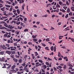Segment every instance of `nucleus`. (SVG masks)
I'll list each match as a JSON object with an SVG mask.
<instances>
[{"label": "nucleus", "instance_id": "nucleus-21", "mask_svg": "<svg viewBox=\"0 0 74 74\" xmlns=\"http://www.w3.org/2000/svg\"><path fill=\"white\" fill-rule=\"evenodd\" d=\"M16 11L18 14H20V11L18 9H17Z\"/></svg>", "mask_w": 74, "mask_h": 74}, {"label": "nucleus", "instance_id": "nucleus-12", "mask_svg": "<svg viewBox=\"0 0 74 74\" xmlns=\"http://www.w3.org/2000/svg\"><path fill=\"white\" fill-rule=\"evenodd\" d=\"M4 58L3 57L1 59V62H4Z\"/></svg>", "mask_w": 74, "mask_h": 74}, {"label": "nucleus", "instance_id": "nucleus-57", "mask_svg": "<svg viewBox=\"0 0 74 74\" xmlns=\"http://www.w3.org/2000/svg\"><path fill=\"white\" fill-rule=\"evenodd\" d=\"M33 27H35V28H37V26L34 25L33 26Z\"/></svg>", "mask_w": 74, "mask_h": 74}, {"label": "nucleus", "instance_id": "nucleus-5", "mask_svg": "<svg viewBox=\"0 0 74 74\" xmlns=\"http://www.w3.org/2000/svg\"><path fill=\"white\" fill-rule=\"evenodd\" d=\"M42 67L43 68V69L45 70L47 69V66L45 65H43L42 66Z\"/></svg>", "mask_w": 74, "mask_h": 74}, {"label": "nucleus", "instance_id": "nucleus-3", "mask_svg": "<svg viewBox=\"0 0 74 74\" xmlns=\"http://www.w3.org/2000/svg\"><path fill=\"white\" fill-rule=\"evenodd\" d=\"M12 52L11 51H6V53L8 55H10L12 53Z\"/></svg>", "mask_w": 74, "mask_h": 74}, {"label": "nucleus", "instance_id": "nucleus-11", "mask_svg": "<svg viewBox=\"0 0 74 74\" xmlns=\"http://www.w3.org/2000/svg\"><path fill=\"white\" fill-rule=\"evenodd\" d=\"M13 60H14V62H18V59H16V58H13Z\"/></svg>", "mask_w": 74, "mask_h": 74}, {"label": "nucleus", "instance_id": "nucleus-56", "mask_svg": "<svg viewBox=\"0 0 74 74\" xmlns=\"http://www.w3.org/2000/svg\"><path fill=\"white\" fill-rule=\"evenodd\" d=\"M69 67H73V65H71V64H69Z\"/></svg>", "mask_w": 74, "mask_h": 74}, {"label": "nucleus", "instance_id": "nucleus-49", "mask_svg": "<svg viewBox=\"0 0 74 74\" xmlns=\"http://www.w3.org/2000/svg\"><path fill=\"white\" fill-rule=\"evenodd\" d=\"M56 46H55L54 47V52L56 51Z\"/></svg>", "mask_w": 74, "mask_h": 74}, {"label": "nucleus", "instance_id": "nucleus-52", "mask_svg": "<svg viewBox=\"0 0 74 74\" xmlns=\"http://www.w3.org/2000/svg\"><path fill=\"white\" fill-rule=\"evenodd\" d=\"M14 46H17V43H14Z\"/></svg>", "mask_w": 74, "mask_h": 74}, {"label": "nucleus", "instance_id": "nucleus-29", "mask_svg": "<svg viewBox=\"0 0 74 74\" xmlns=\"http://www.w3.org/2000/svg\"><path fill=\"white\" fill-rule=\"evenodd\" d=\"M51 51H53L54 48L52 46L51 48Z\"/></svg>", "mask_w": 74, "mask_h": 74}, {"label": "nucleus", "instance_id": "nucleus-38", "mask_svg": "<svg viewBox=\"0 0 74 74\" xmlns=\"http://www.w3.org/2000/svg\"><path fill=\"white\" fill-rule=\"evenodd\" d=\"M60 55H61V54H60V53L59 52L58 53V56L59 57H60Z\"/></svg>", "mask_w": 74, "mask_h": 74}, {"label": "nucleus", "instance_id": "nucleus-10", "mask_svg": "<svg viewBox=\"0 0 74 74\" xmlns=\"http://www.w3.org/2000/svg\"><path fill=\"white\" fill-rule=\"evenodd\" d=\"M1 10L3 11H5V7H3L2 8H1Z\"/></svg>", "mask_w": 74, "mask_h": 74}, {"label": "nucleus", "instance_id": "nucleus-54", "mask_svg": "<svg viewBox=\"0 0 74 74\" xmlns=\"http://www.w3.org/2000/svg\"><path fill=\"white\" fill-rule=\"evenodd\" d=\"M12 8H11L10 9V11H12Z\"/></svg>", "mask_w": 74, "mask_h": 74}, {"label": "nucleus", "instance_id": "nucleus-7", "mask_svg": "<svg viewBox=\"0 0 74 74\" xmlns=\"http://www.w3.org/2000/svg\"><path fill=\"white\" fill-rule=\"evenodd\" d=\"M64 60H66V61H68V58L67 56L64 57Z\"/></svg>", "mask_w": 74, "mask_h": 74}, {"label": "nucleus", "instance_id": "nucleus-1", "mask_svg": "<svg viewBox=\"0 0 74 74\" xmlns=\"http://www.w3.org/2000/svg\"><path fill=\"white\" fill-rule=\"evenodd\" d=\"M2 25L0 24V29H5L6 30H7V28L4 27H2Z\"/></svg>", "mask_w": 74, "mask_h": 74}, {"label": "nucleus", "instance_id": "nucleus-2", "mask_svg": "<svg viewBox=\"0 0 74 74\" xmlns=\"http://www.w3.org/2000/svg\"><path fill=\"white\" fill-rule=\"evenodd\" d=\"M14 47H8V49H10V48H11V51H15V49H14L13 48Z\"/></svg>", "mask_w": 74, "mask_h": 74}, {"label": "nucleus", "instance_id": "nucleus-45", "mask_svg": "<svg viewBox=\"0 0 74 74\" xmlns=\"http://www.w3.org/2000/svg\"><path fill=\"white\" fill-rule=\"evenodd\" d=\"M23 66H26V64H25V63H23V64L21 65Z\"/></svg>", "mask_w": 74, "mask_h": 74}, {"label": "nucleus", "instance_id": "nucleus-42", "mask_svg": "<svg viewBox=\"0 0 74 74\" xmlns=\"http://www.w3.org/2000/svg\"><path fill=\"white\" fill-rule=\"evenodd\" d=\"M38 61L39 62H40V63H42V62H43L42 61V60H38Z\"/></svg>", "mask_w": 74, "mask_h": 74}, {"label": "nucleus", "instance_id": "nucleus-53", "mask_svg": "<svg viewBox=\"0 0 74 74\" xmlns=\"http://www.w3.org/2000/svg\"><path fill=\"white\" fill-rule=\"evenodd\" d=\"M33 40H34V41H37V39H36L34 38L33 39Z\"/></svg>", "mask_w": 74, "mask_h": 74}, {"label": "nucleus", "instance_id": "nucleus-18", "mask_svg": "<svg viewBox=\"0 0 74 74\" xmlns=\"http://www.w3.org/2000/svg\"><path fill=\"white\" fill-rule=\"evenodd\" d=\"M32 57L33 59H34L35 58V56H34V55L33 54H32Z\"/></svg>", "mask_w": 74, "mask_h": 74}, {"label": "nucleus", "instance_id": "nucleus-59", "mask_svg": "<svg viewBox=\"0 0 74 74\" xmlns=\"http://www.w3.org/2000/svg\"><path fill=\"white\" fill-rule=\"evenodd\" d=\"M71 40L72 41V42H74V38H72Z\"/></svg>", "mask_w": 74, "mask_h": 74}, {"label": "nucleus", "instance_id": "nucleus-16", "mask_svg": "<svg viewBox=\"0 0 74 74\" xmlns=\"http://www.w3.org/2000/svg\"><path fill=\"white\" fill-rule=\"evenodd\" d=\"M66 11L67 12H68V13L70 12V10L69 9V8H67Z\"/></svg>", "mask_w": 74, "mask_h": 74}, {"label": "nucleus", "instance_id": "nucleus-22", "mask_svg": "<svg viewBox=\"0 0 74 74\" xmlns=\"http://www.w3.org/2000/svg\"><path fill=\"white\" fill-rule=\"evenodd\" d=\"M46 64L47 65V66H49L50 64L49 62H46Z\"/></svg>", "mask_w": 74, "mask_h": 74}, {"label": "nucleus", "instance_id": "nucleus-13", "mask_svg": "<svg viewBox=\"0 0 74 74\" xmlns=\"http://www.w3.org/2000/svg\"><path fill=\"white\" fill-rule=\"evenodd\" d=\"M4 26H5V27H8V25L7 23H4Z\"/></svg>", "mask_w": 74, "mask_h": 74}, {"label": "nucleus", "instance_id": "nucleus-44", "mask_svg": "<svg viewBox=\"0 0 74 74\" xmlns=\"http://www.w3.org/2000/svg\"><path fill=\"white\" fill-rule=\"evenodd\" d=\"M47 59L48 60H52V59L50 58H48Z\"/></svg>", "mask_w": 74, "mask_h": 74}, {"label": "nucleus", "instance_id": "nucleus-43", "mask_svg": "<svg viewBox=\"0 0 74 74\" xmlns=\"http://www.w3.org/2000/svg\"><path fill=\"white\" fill-rule=\"evenodd\" d=\"M1 18H3V19H6V18H7V16H4V17L2 16Z\"/></svg>", "mask_w": 74, "mask_h": 74}, {"label": "nucleus", "instance_id": "nucleus-30", "mask_svg": "<svg viewBox=\"0 0 74 74\" xmlns=\"http://www.w3.org/2000/svg\"><path fill=\"white\" fill-rule=\"evenodd\" d=\"M63 8L64 9V10H67V6H64V7H63Z\"/></svg>", "mask_w": 74, "mask_h": 74}, {"label": "nucleus", "instance_id": "nucleus-34", "mask_svg": "<svg viewBox=\"0 0 74 74\" xmlns=\"http://www.w3.org/2000/svg\"><path fill=\"white\" fill-rule=\"evenodd\" d=\"M5 7H8L9 8H10V5H5Z\"/></svg>", "mask_w": 74, "mask_h": 74}, {"label": "nucleus", "instance_id": "nucleus-61", "mask_svg": "<svg viewBox=\"0 0 74 74\" xmlns=\"http://www.w3.org/2000/svg\"><path fill=\"white\" fill-rule=\"evenodd\" d=\"M11 57L12 58H14V55H11Z\"/></svg>", "mask_w": 74, "mask_h": 74}, {"label": "nucleus", "instance_id": "nucleus-64", "mask_svg": "<svg viewBox=\"0 0 74 74\" xmlns=\"http://www.w3.org/2000/svg\"><path fill=\"white\" fill-rule=\"evenodd\" d=\"M70 74H74V72H70Z\"/></svg>", "mask_w": 74, "mask_h": 74}, {"label": "nucleus", "instance_id": "nucleus-32", "mask_svg": "<svg viewBox=\"0 0 74 74\" xmlns=\"http://www.w3.org/2000/svg\"><path fill=\"white\" fill-rule=\"evenodd\" d=\"M61 48H63V49L64 48V49H66V47L65 46H63L62 47H61Z\"/></svg>", "mask_w": 74, "mask_h": 74}, {"label": "nucleus", "instance_id": "nucleus-58", "mask_svg": "<svg viewBox=\"0 0 74 74\" xmlns=\"http://www.w3.org/2000/svg\"><path fill=\"white\" fill-rule=\"evenodd\" d=\"M62 12H66V11H65L63 9Z\"/></svg>", "mask_w": 74, "mask_h": 74}, {"label": "nucleus", "instance_id": "nucleus-51", "mask_svg": "<svg viewBox=\"0 0 74 74\" xmlns=\"http://www.w3.org/2000/svg\"><path fill=\"white\" fill-rule=\"evenodd\" d=\"M53 71V69L52 68L50 70L51 72H52Z\"/></svg>", "mask_w": 74, "mask_h": 74}, {"label": "nucleus", "instance_id": "nucleus-19", "mask_svg": "<svg viewBox=\"0 0 74 74\" xmlns=\"http://www.w3.org/2000/svg\"><path fill=\"white\" fill-rule=\"evenodd\" d=\"M28 31H29V30L27 29H25L24 31V32H28Z\"/></svg>", "mask_w": 74, "mask_h": 74}, {"label": "nucleus", "instance_id": "nucleus-26", "mask_svg": "<svg viewBox=\"0 0 74 74\" xmlns=\"http://www.w3.org/2000/svg\"><path fill=\"white\" fill-rule=\"evenodd\" d=\"M69 15H70V16H72L73 15V13L72 12H70L69 13Z\"/></svg>", "mask_w": 74, "mask_h": 74}, {"label": "nucleus", "instance_id": "nucleus-4", "mask_svg": "<svg viewBox=\"0 0 74 74\" xmlns=\"http://www.w3.org/2000/svg\"><path fill=\"white\" fill-rule=\"evenodd\" d=\"M20 20L21 21H23V19L22 17H20L18 18H17V21H20Z\"/></svg>", "mask_w": 74, "mask_h": 74}, {"label": "nucleus", "instance_id": "nucleus-27", "mask_svg": "<svg viewBox=\"0 0 74 74\" xmlns=\"http://www.w3.org/2000/svg\"><path fill=\"white\" fill-rule=\"evenodd\" d=\"M48 16V14H46L44 16H43L42 17H45V18L47 17Z\"/></svg>", "mask_w": 74, "mask_h": 74}, {"label": "nucleus", "instance_id": "nucleus-20", "mask_svg": "<svg viewBox=\"0 0 74 74\" xmlns=\"http://www.w3.org/2000/svg\"><path fill=\"white\" fill-rule=\"evenodd\" d=\"M66 68H67V65H64V67H63V69H66Z\"/></svg>", "mask_w": 74, "mask_h": 74}, {"label": "nucleus", "instance_id": "nucleus-55", "mask_svg": "<svg viewBox=\"0 0 74 74\" xmlns=\"http://www.w3.org/2000/svg\"><path fill=\"white\" fill-rule=\"evenodd\" d=\"M54 29V28H53V27H51V29H50V30H53Z\"/></svg>", "mask_w": 74, "mask_h": 74}, {"label": "nucleus", "instance_id": "nucleus-63", "mask_svg": "<svg viewBox=\"0 0 74 74\" xmlns=\"http://www.w3.org/2000/svg\"><path fill=\"white\" fill-rule=\"evenodd\" d=\"M11 42V41L10 40H8V43H10V42Z\"/></svg>", "mask_w": 74, "mask_h": 74}, {"label": "nucleus", "instance_id": "nucleus-60", "mask_svg": "<svg viewBox=\"0 0 74 74\" xmlns=\"http://www.w3.org/2000/svg\"><path fill=\"white\" fill-rule=\"evenodd\" d=\"M24 21H27V18H24Z\"/></svg>", "mask_w": 74, "mask_h": 74}, {"label": "nucleus", "instance_id": "nucleus-62", "mask_svg": "<svg viewBox=\"0 0 74 74\" xmlns=\"http://www.w3.org/2000/svg\"><path fill=\"white\" fill-rule=\"evenodd\" d=\"M24 44H27V41H25L24 42Z\"/></svg>", "mask_w": 74, "mask_h": 74}, {"label": "nucleus", "instance_id": "nucleus-35", "mask_svg": "<svg viewBox=\"0 0 74 74\" xmlns=\"http://www.w3.org/2000/svg\"><path fill=\"white\" fill-rule=\"evenodd\" d=\"M53 8L54 10H56V8L55 6L53 5Z\"/></svg>", "mask_w": 74, "mask_h": 74}, {"label": "nucleus", "instance_id": "nucleus-36", "mask_svg": "<svg viewBox=\"0 0 74 74\" xmlns=\"http://www.w3.org/2000/svg\"><path fill=\"white\" fill-rule=\"evenodd\" d=\"M68 16H69V15L68 14H66V16H65V18H67Z\"/></svg>", "mask_w": 74, "mask_h": 74}, {"label": "nucleus", "instance_id": "nucleus-39", "mask_svg": "<svg viewBox=\"0 0 74 74\" xmlns=\"http://www.w3.org/2000/svg\"><path fill=\"white\" fill-rule=\"evenodd\" d=\"M19 56H18L17 55H16L15 56L16 57V58H19Z\"/></svg>", "mask_w": 74, "mask_h": 74}, {"label": "nucleus", "instance_id": "nucleus-28", "mask_svg": "<svg viewBox=\"0 0 74 74\" xmlns=\"http://www.w3.org/2000/svg\"><path fill=\"white\" fill-rule=\"evenodd\" d=\"M8 35L7 34H5L4 35V37L5 38V37H7V36Z\"/></svg>", "mask_w": 74, "mask_h": 74}, {"label": "nucleus", "instance_id": "nucleus-23", "mask_svg": "<svg viewBox=\"0 0 74 74\" xmlns=\"http://www.w3.org/2000/svg\"><path fill=\"white\" fill-rule=\"evenodd\" d=\"M16 67L15 65H13L12 66V69H15V68Z\"/></svg>", "mask_w": 74, "mask_h": 74}, {"label": "nucleus", "instance_id": "nucleus-17", "mask_svg": "<svg viewBox=\"0 0 74 74\" xmlns=\"http://www.w3.org/2000/svg\"><path fill=\"white\" fill-rule=\"evenodd\" d=\"M24 25V24L23 23H22V22L20 24L21 26H23V27H25V25Z\"/></svg>", "mask_w": 74, "mask_h": 74}, {"label": "nucleus", "instance_id": "nucleus-6", "mask_svg": "<svg viewBox=\"0 0 74 74\" xmlns=\"http://www.w3.org/2000/svg\"><path fill=\"white\" fill-rule=\"evenodd\" d=\"M20 24H21L20 21H18L16 22V24L17 25H19Z\"/></svg>", "mask_w": 74, "mask_h": 74}, {"label": "nucleus", "instance_id": "nucleus-46", "mask_svg": "<svg viewBox=\"0 0 74 74\" xmlns=\"http://www.w3.org/2000/svg\"><path fill=\"white\" fill-rule=\"evenodd\" d=\"M7 3H8V4H11V2H9L8 1H6Z\"/></svg>", "mask_w": 74, "mask_h": 74}, {"label": "nucleus", "instance_id": "nucleus-8", "mask_svg": "<svg viewBox=\"0 0 74 74\" xmlns=\"http://www.w3.org/2000/svg\"><path fill=\"white\" fill-rule=\"evenodd\" d=\"M22 59L21 58L19 60H18V62L19 63H22Z\"/></svg>", "mask_w": 74, "mask_h": 74}, {"label": "nucleus", "instance_id": "nucleus-15", "mask_svg": "<svg viewBox=\"0 0 74 74\" xmlns=\"http://www.w3.org/2000/svg\"><path fill=\"white\" fill-rule=\"evenodd\" d=\"M56 7L57 8H58H58H60V6L58 4H57L56 5Z\"/></svg>", "mask_w": 74, "mask_h": 74}, {"label": "nucleus", "instance_id": "nucleus-31", "mask_svg": "<svg viewBox=\"0 0 74 74\" xmlns=\"http://www.w3.org/2000/svg\"><path fill=\"white\" fill-rule=\"evenodd\" d=\"M59 4L60 5H62V2L61 1H59Z\"/></svg>", "mask_w": 74, "mask_h": 74}, {"label": "nucleus", "instance_id": "nucleus-25", "mask_svg": "<svg viewBox=\"0 0 74 74\" xmlns=\"http://www.w3.org/2000/svg\"><path fill=\"white\" fill-rule=\"evenodd\" d=\"M46 41L47 42H48V41H50V40H49V38H47L46 39Z\"/></svg>", "mask_w": 74, "mask_h": 74}, {"label": "nucleus", "instance_id": "nucleus-9", "mask_svg": "<svg viewBox=\"0 0 74 74\" xmlns=\"http://www.w3.org/2000/svg\"><path fill=\"white\" fill-rule=\"evenodd\" d=\"M45 49L47 51H49V47H46L45 48Z\"/></svg>", "mask_w": 74, "mask_h": 74}, {"label": "nucleus", "instance_id": "nucleus-24", "mask_svg": "<svg viewBox=\"0 0 74 74\" xmlns=\"http://www.w3.org/2000/svg\"><path fill=\"white\" fill-rule=\"evenodd\" d=\"M4 51H1L0 52V55H4Z\"/></svg>", "mask_w": 74, "mask_h": 74}, {"label": "nucleus", "instance_id": "nucleus-41", "mask_svg": "<svg viewBox=\"0 0 74 74\" xmlns=\"http://www.w3.org/2000/svg\"><path fill=\"white\" fill-rule=\"evenodd\" d=\"M11 67V65H10L8 66V67L7 68V69H10V68Z\"/></svg>", "mask_w": 74, "mask_h": 74}, {"label": "nucleus", "instance_id": "nucleus-50", "mask_svg": "<svg viewBox=\"0 0 74 74\" xmlns=\"http://www.w3.org/2000/svg\"><path fill=\"white\" fill-rule=\"evenodd\" d=\"M5 23V22L4 21H1L0 23L1 24V23L3 24V23Z\"/></svg>", "mask_w": 74, "mask_h": 74}, {"label": "nucleus", "instance_id": "nucleus-14", "mask_svg": "<svg viewBox=\"0 0 74 74\" xmlns=\"http://www.w3.org/2000/svg\"><path fill=\"white\" fill-rule=\"evenodd\" d=\"M37 35H32V37H33V38H36V37H37Z\"/></svg>", "mask_w": 74, "mask_h": 74}, {"label": "nucleus", "instance_id": "nucleus-47", "mask_svg": "<svg viewBox=\"0 0 74 74\" xmlns=\"http://www.w3.org/2000/svg\"><path fill=\"white\" fill-rule=\"evenodd\" d=\"M17 54L18 56H20L21 55L20 54V53L19 51L17 52Z\"/></svg>", "mask_w": 74, "mask_h": 74}, {"label": "nucleus", "instance_id": "nucleus-48", "mask_svg": "<svg viewBox=\"0 0 74 74\" xmlns=\"http://www.w3.org/2000/svg\"><path fill=\"white\" fill-rule=\"evenodd\" d=\"M6 46H7L8 47H10V45L8 44H6Z\"/></svg>", "mask_w": 74, "mask_h": 74}, {"label": "nucleus", "instance_id": "nucleus-37", "mask_svg": "<svg viewBox=\"0 0 74 74\" xmlns=\"http://www.w3.org/2000/svg\"><path fill=\"white\" fill-rule=\"evenodd\" d=\"M42 46H43V47H45V46H46V45L44 44V43H42Z\"/></svg>", "mask_w": 74, "mask_h": 74}, {"label": "nucleus", "instance_id": "nucleus-33", "mask_svg": "<svg viewBox=\"0 0 74 74\" xmlns=\"http://www.w3.org/2000/svg\"><path fill=\"white\" fill-rule=\"evenodd\" d=\"M35 56H37V55H38V53L37 52H35Z\"/></svg>", "mask_w": 74, "mask_h": 74}, {"label": "nucleus", "instance_id": "nucleus-40", "mask_svg": "<svg viewBox=\"0 0 74 74\" xmlns=\"http://www.w3.org/2000/svg\"><path fill=\"white\" fill-rule=\"evenodd\" d=\"M32 42H29L28 43V44H29V45H32Z\"/></svg>", "mask_w": 74, "mask_h": 74}]
</instances>
